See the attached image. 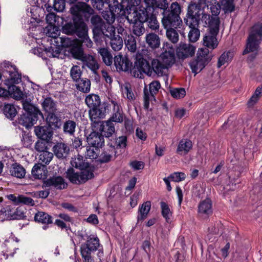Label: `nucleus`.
Segmentation results:
<instances>
[{
    "mask_svg": "<svg viewBox=\"0 0 262 262\" xmlns=\"http://www.w3.org/2000/svg\"><path fill=\"white\" fill-rule=\"evenodd\" d=\"M206 6V0H198L197 2L191 1L188 5L184 21L190 28L188 35L190 42H195L199 39L201 12Z\"/></svg>",
    "mask_w": 262,
    "mask_h": 262,
    "instance_id": "f257e3e1",
    "label": "nucleus"
},
{
    "mask_svg": "<svg viewBox=\"0 0 262 262\" xmlns=\"http://www.w3.org/2000/svg\"><path fill=\"white\" fill-rule=\"evenodd\" d=\"M110 13L112 15L111 18L108 15L104 16V19L107 21L113 23L115 20V13L125 18L127 21L133 19V13H134L137 8L134 0H121L119 2L117 0H113V3L108 5Z\"/></svg>",
    "mask_w": 262,
    "mask_h": 262,
    "instance_id": "f03ea898",
    "label": "nucleus"
},
{
    "mask_svg": "<svg viewBox=\"0 0 262 262\" xmlns=\"http://www.w3.org/2000/svg\"><path fill=\"white\" fill-rule=\"evenodd\" d=\"M72 15V21L66 23L62 27V31L65 29L68 25H72V28L79 27L80 24H86L84 19L93 13V9L92 7L83 2H76L72 4L70 9Z\"/></svg>",
    "mask_w": 262,
    "mask_h": 262,
    "instance_id": "7ed1b4c3",
    "label": "nucleus"
},
{
    "mask_svg": "<svg viewBox=\"0 0 262 262\" xmlns=\"http://www.w3.org/2000/svg\"><path fill=\"white\" fill-rule=\"evenodd\" d=\"M77 236L81 239L86 241L80 247V253L83 262H94L92 253L98 250L100 246L98 237L96 235L90 234L86 230L78 231Z\"/></svg>",
    "mask_w": 262,
    "mask_h": 262,
    "instance_id": "20e7f679",
    "label": "nucleus"
},
{
    "mask_svg": "<svg viewBox=\"0 0 262 262\" xmlns=\"http://www.w3.org/2000/svg\"><path fill=\"white\" fill-rule=\"evenodd\" d=\"M147 50L142 49L136 54L134 66L132 67L131 73L135 77L142 78L143 74L151 76L150 62L151 57Z\"/></svg>",
    "mask_w": 262,
    "mask_h": 262,
    "instance_id": "39448f33",
    "label": "nucleus"
},
{
    "mask_svg": "<svg viewBox=\"0 0 262 262\" xmlns=\"http://www.w3.org/2000/svg\"><path fill=\"white\" fill-rule=\"evenodd\" d=\"M23 108L24 112L18 118V123L26 128H29L36 123L39 116L43 118L39 109L27 100L23 102Z\"/></svg>",
    "mask_w": 262,
    "mask_h": 262,
    "instance_id": "423d86ee",
    "label": "nucleus"
},
{
    "mask_svg": "<svg viewBox=\"0 0 262 262\" xmlns=\"http://www.w3.org/2000/svg\"><path fill=\"white\" fill-rule=\"evenodd\" d=\"M182 12V7L177 2L172 3L169 11H165L161 20L162 24L165 29L178 28L182 24L180 15Z\"/></svg>",
    "mask_w": 262,
    "mask_h": 262,
    "instance_id": "0eeeda50",
    "label": "nucleus"
},
{
    "mask_svg": "<svg viewBox=\"0 0 262 262\" xmlns=\"http://www.w3.org/2000/svg\"><path fill=\"white\" fill-rule=\"evenodd\" d=\"M212 57V53L206 48L198 50L196 58L189 63L191 71L194 75L200 73L209 63Z\"/></svg>",
    "mask_w": 262,
    "mask_h": 262,
    "instance_id": "6e6552de",
    "label": "nucleus"
},
{
    "mask_svg": "<svg viewBox=\"0 0 262 262\" xmlns=\"http://www.w3.org/2000/svg\"><path fill=\"white\" fill-rule=\"evenodd\" d=\"M262 40V23L254 25L248 39L246 48L243 51V54L257 50L259 43Z\"/></svg>",
    "mask_w": 262,
    "mask_h": 262,
    "instance_id": "1a4fd4ad",
    "label": "nucleus"
},
{
    "mask_svg": "<svg viewBox=\"0 0 262 262\" xmlns=\"http://www.w3.org/2000/svg\"><path fill=\"white\" fill-rule=\"evenodd\" d=\"M72 28V25L67 26L62 33L68 35H76L80 40L81 45L84 44L88 48H91L93 46V42L88 36V28L86 24L83 23L79 25V27Z\"/></svg>",
    "mask_w": 262,
    "mask_h": 262,
    "instance_id": "9d476101",
    "label": "nucleus"
},
{
    "mask_svg": "<svg viewBox=\"0 0 262 262\" xmlns=\"http://www.w3.org/2000/svg\"><path fill=\"white\" fill-rule=\"evenodd\" d=\"M2 64L1 74L7 79L5 82H12L19 83L21 81V74H19L17 69L15 65H13L9 61H5Z\"/></svg>",
    "mask_w": 262,
    "mask_h": 262,
    "instance_id": "9b49d317",
    "label": "nucleus"
},
{
    "mask_svg": "<svg viewBox=\"0 0 262 262\" xmlns=\"http://www.w3.org/2000/svg\"><path fill=\"white\" fill-rule=\"evenodd\" d=\"M201 12V20L205 24V26L209 28V32L214 34H218L220 30V19L218 16H211L204 12V9Z\"/></svg>",
    "mask_w": 262,
    "mask_h": 262,
    "instance_id": "f8f14e48",
    "label": "nucleus"
},
{
    "mask_svg": "<svg viewBox=\"0 0 262 262\" xmlns=\"http://www.w3.org/2000/svg\"><path fill=\"white\" fill-rule=\"evenodd\" d=\"M195 50V47L190 43L181 42L176 49V55L179 59L184 60L192 57Z\"/></svg>",
    "mask_w": 262,
    "mask_h": 262,
    "instance_id": "ddd939ff",
    "label": "nucleus"
},
{
    "mask_svg": "<svg viewBox=\"0 0 262 262\" xmlns=\"http://www.w3.org/2000/svg\"><path fill=\"white\" fill-rule=\"evenodd\" d=\"M114 61L117 71L131 72L133 64L127 56L119 54L115 56Z\"/></svg>",
    "mask_w": 262,
    "mask_h": 262,
    "instance_id": "4468645a",
    "label": "nucleus"
},
{
    "mask_svg": "<svg viewBox=\"0 0 262 262\" xmlns=\"http://www.w3.org/2000/svg\"><path fill=\"white\" fill-rule=\"evenodd\" d=\"M107 110H108V105L106 102L102 103L95 108L89 110V113L91 121L94 123H99L100 119L105 117Z\"/></svg>",
    "mask_w": 262,
    "mask_h": 262,
    "instance_id": "2eb2a0df",
    "label": "nucleus"
},
{
    "mask_svg": "<svg viewBox=\"0 0 262 262\" xmlns=\"http://www.w3.org/2000/svg\"><path fill=\"white\" fill-rule=\"evenodd\" d=\"M46 115V122L48 127L55 130L61 128L62 122L60 112L57 111Z\"/></svg>",
    "mask_w": 262,
    "mask_h": 262,
    "instance_id": "dca6fc26",
    "label": "nucleus"
},
{
    "mask_svg": "<svg viewBox=\"0 0 262 262\" xmlns=\"http://www.w3.org/2000/svg\"><path fill=\"white\" fill-rule=\"evenodd\" d=\"M67 184L61 176H53L43 181L45 187H53L56 189L62 190L67 187Z\"/></svg>",
    "mask_w": 262,
    "mask_h": 262,
    "instance_id": "f3484780",
    "label": "nucleus"
},
{
    "mask_svg": "<svg viewBox=\"0 0 262 262\" xmlns=\"http://www.w3.org/2000/svg\"><path fill=\"white\" fill-rule=\"evenodd\" d=\"M34 132L38 138L40 140L47 142H52L53 131L47 125L35 126Z\"/></svg>",
    "mask_w": 262,
    "mask_h": 262,
    "instance_id": "a211bd4d",
    "label": "nucleus"
},
{
    "mask_svg": "<svg viewBox=\"0 0 262 262\" xmlns=\"http://www.w3.org/2000/svg\"><path fill=\"white\" fill-rule=\"evenodd\" d=\"M151 10L149 8H146L143 6H140L136 8L134 13H133V20H138L145 23V21L148 20V18L154 13L153 11L150 12Z\"/></svg>",
    "mask_w": 262,
    "mask_h": 262,
    "instance_id": "6ab92c4d",
    "label": "nucleus"
},
{
    "mask_svg": "<svg viewBox=\"0 0 262 262\" xmlns=\"http://www.w3.org/2000/svg\"><path fill=\"white\" fill-rule=\"evenodd\" d=\"M55 156L59 159H66L70 153V147L67 143L57 142L52 148Z\"/></svg>",
    "mask_w": 262,
    "mask_h": 262,
    "instance_id": "aec40b11",
    "label": "nucleus"
},
{
    "mask_svg": "<svg viewBox=\"0 0 262 262\" xmlns=\"http://www.w3.org/2000/svg\"><path fill=\"white\" fill-rule=\"evenodd\" d=\"M89 145L93 147H102L104 144L103 136L98 132H91L86 137Z\"/></svg>",
    "mask_w": 262,
    "mask_h": 262,
    "instance_id": "412c9836",
    "label": "nucleus"
},
{
    "mask_svg": "<svg viewBox=\"0 0 262 262\" xmlns=\"http://www.w3.org/2000/svg\"><path fill=\"white\" fill-rule=\"evenodd\" d=\"M198 213L200 216L204 217H207L212 214V202L210 199L207 198L199 203Z\"/></svg>",
    "mask_w": 262,
    "mask_h": 262,
    "instance_id": "4be33fe9",
    "label": "nucleus"
},
{
    "mask_svg": "<svg viewBox=\"0 0 262 262\" xmlns=\"http://www.w3.org/2000/svg\"><path fill=\"white\" fill-rule=\"evenodd\" d=\"M67 51L69 52L72 56L76 59L81 60L85 54L84 53L83 49L81 45L79 40L77 39L74 44Z\"/></svg>",
    "mask_w": 262,
    "mask_h": 262,
    "instance_id": "5701e85b",
    "label": "nucleus"
},
{
    "mask_svg": "<svg viewBox=\"0 0 262 262\" xmlns=\"http://www.w3.org/2000/svg\"><path fill=\"white\" fill-rule=\"evenodd\" d=\"M41 104L46 115L59 111L57 107V102L50 97L44 98Z\"/></svg>",
    "mask_w": 262,
    "mask_h": 262,
    "instance_id": "b1692460",
    "label": "nucleus"
},
{
    "mask_svg": "<svg viewBox=\"0 0 262 262\" xmlns=\"http://www.w3.org/2000/svg\"><path fill=\"white\" fill-rule=\"evenodd\" d=\"M101 135L106 138H109L115 132L114 123L110 121L102 122L99 128Z\"/></svg>",
    "mask_w": 262,
    "mask_h": 262,
    "instance_id": "393cba45",
    "label": "nucleus"
},
{
    "mask_svg": "<svg viewBox=\"0 0 262 262\" xmlns=\"http://www.w3.org/2000/svg\"><path fill=\"white\" fill-rule=\"evenodd\" d=\"M31 172L35 179H45L47 177L48 170L46 166L37 163L33 167Z\"/></svg>",
    "mask_w": 262,
    "mask_h": 262,
    "instance_id": "a878e982",
    "label": "nucleus"
},
{
    "mask_svg": "<svg viewBox=\"0 0 262 262\" xmlns=\"http://www.w3.org/2000/svg\"><path fill=\"white\" fill-rule=\"evenodd\" d=\"M81 61L83 62L85 66L89 68L95 75H98L97 70L99 68V65L95 58L91 55H85Z\"/></svg>",
    "mask_w": 262,
    "mask_h": 262,
    "instance_id": "bb28decb",
    "label": "nucleus"
},
{
    "mask_svg": "<svg viewBox=\"0 0 262 262\" xmlns=\"http://www.w3.org/2000/svg\"><path fill=\"white\" fill-rule=\"evenodd\" d=\"M150 71L151 75L154 72L158 75L162 76L165 70L167 69L166 65L164 64L162 61H160L157 59H152L150 60Z\"/></svg>",
    "mask_w": 262,
    "mask_h": 262,
    "instance_id": "cd10ccee",
    "label": "nucleus"
},
{
    "mask_svg": "<svg viewBox=\"0 0 262 262\" xmlns=\"http://www.w3.org/2000/svg\"><path fill=\"white\" fill-rule=\"evenodd\" d=\"M115 35V30L114 28L110 25H106L104 26V29L103 28L102 32L100 35L97 36L94 40L95 41H103V40L106 41V38L111 39L114 35Z\"/></svg>",
    "mask_w": 262,
    "mask_h": 262,
    "instance_id": "c85d7f7f",
    "label": "nucleus"
},
{
    "mask_svg": "<svg viewBox=\"0 0 262 262\" xmlns=\"http://www.w3.org/2000/svg\"><path fill=\"white\" fill-rule=\"evenodd\" d=\"M217 34H214L212 32H208L203 38V45L212 50L216 48L218 42L216 39Z\"/></svg>",
    "mask_w": 262,
    "mask_h": 262,
    "instance_id": "c756f323",
    "label": "nucleus"
},
{
    "mask_svg": "<svg viewBox=\"0 0 262 262\" xmlns=\"http://www.w3.org/2000/svg\"><path fill=\"white\" fill-rule=\"evenodd\" d=\"M62 125L63 133L70 136H74L76 132L77 124L73 120L68 119L66 120Z\"/></svg>",
    "mask_w": 262,
    "mask_h": 262,
    "instance_id": "7c9ffc66",
    "label": "nucleus"
},
{
    "mask_svg": "<svg viewBox=\"0 0 262 262\" xmlns=\"http://www.w3.org/2000/svg\"><path fill=\"white\" fill-rule=\"evenodd\" d=\"M161 58L162 62L166 65L167 69L174 64L176 61L175 54L172 49L164 52L161 55Z\"/></svg>",
    "mask_w": 262,
    "mask_h": 262,
    "instance_id": "2f4dec72",
    "label": "nucleus"
},
{
    "mask_svg": "<svg viewBox=\"0 0 262 262\" xmlns=\"http://www.w3.org/2000/svg\"><path fill=\"white\" fill-rule=\"evenodd\" d=\"M146 43L148 47L152 49H156L160 45V39L157 34L155 33L147 34L145 37Z\"/></svg>",
    "mask_w": 262,
    "mask_h": 262,
    "instance_id": "473e14b6",
    "label": "nucleus"
},
{
    "mask_svg": "<svg viewBox=\"0 0 262 262\" xmlns=\"http://www.w3.org/2000/svg\"><path fill=\"white\" fill-rule=\"evenodd\" d=\"M34 221L42 224H52L53 217L45 212L38 211L34 216Z\"/></svg>",
    "mask_w": 262,
    "mask_h": 262,
    "instance_id": "72a5a7b5",
    "label": "nucleus"
},
{
    "mask_svg": "<svg viewBox=\"0 0 262 262\" xmlns=\"http://www.w3.org/2000/svg\"><path fill=\"white\" fill-rule=\"evenodd\" d=\"M75 85L76 89L84 93L90 92L91 90V82L90 79L86 78H82L76 81Z\"/></svg>",
    "mask_w": 262,
    "mask_h": 262,
    "instance_id": "f704fd0d",
    "label": "nucleus"
},
{
    "mask_svg": "<svg viewBox=\"0 0 262 262\" xmlns=\"http://www.w3.org/2000/svg\"><path fill=\"white\" fill-rule=\"evenodd\" d=\"M137 37L132 34H126L124 37V43L128 51L135 52L137 50Z\"/></svg>",
    "mask_w": 262,
    "mask_h": 262,
    "instance_id": "c9c22d12",
    "label": "nucleus"
},
{
    "mask_svg": "<svg viewBox=\"0 0 262 262\" xmlns=\"http://www.w3.org/2000/svg\"><path fill=\"white\" fill-rule=\"evenodd\" d=\"M71 164L72 167L80 170L89 168V163L85 161L83 157L78 155L77 157L72 158L71 161Z\"/></svg>",
    "mask_w": 262,
    "mask_h": 262,
    "instance_id": "e433bc0d",
    "label": "nucleus"
},
{
    "mask_svg": "<svg viewBox=\"0 0 262 262\" xmlns=\"http://www.w3.org/2000/svg\"><path fill=\"white\" fill-rule=\"evenodd\" d=\"M5 84L7 85V88L9 91V96H13L16 99L22 98L23 93L19 86L15 85L16 83L6 82Z\"/></svg>",
    "mask_w": 262,
    "mask_h": 262,
    "instance_id": "4c0bfd02",
    "label": "nucleus"
},
{
    "mask_svg": "<svg viewBox=\"0 0 262 262\" xmlns=\"http://www.w3.org/2000/svg\"><path fill=\"white\" fill-rule=\"evenodd\" d=\"M85 102L90 110L95 108L101 104L99 96L93 94H90L86 97Z\"/></svg>",
    "mask_w": 262,
    "mask_h": 262,
    "instance_id": "58836bf2",
    "label": "nucleus"
},
{
    "mask_svg": "<svg viewBox=\"0 0 262 262\" xmlns=\"http://www.w3.org/2000/svg\"><path fill=\"white\" fill-rule=\"evenodd\" d=\"M129 24H133L132 27V33L134 35H135L136 37H140V36L143 35L145 32V29L144 26V23L142 21L138 20L134 21H128Z\"/></svg>",
    "mask_w": 262,
    "mask_h": 262,
    "instance_id": "ea45409f",
    "label": "nucleus"
},
{
    "mask_svg": "<svg viewBox=\"0 0 262 262\" xmlns=\"http://www.w3.org/2000/svg\"><path fill=\"white\" fill-rule=\"evenodd\" d=\"M66 177L73 184H82L80 180V172H76L73 167L69 168L66 171Z\"/></svg>",
    "mask_w": 262,
    "mask_h": 262,
    "instance_id": "a19ab883",
    "label": "nucleus"
},
{
    "mask_svg": "<svg viewBox=\"0 0 262 262\" xmlns=\"http://www.w3.org/2000/svg\"><path fill=\"white\" fill-rule=\"evenodd\" d=\"M192 142L188 139L181 140L178 144L177 152L179 154H186L192 148Z\"/></svg>",
    "mask_w": 262,
    "mask_h": 262,
    "instance_id": "79ce46f5",
    "label": "nucleus"
},
{
    "mask_svg": "<svg viewBox=\"0 0 262 262\" xmlns=\"http://www.w3.org/2000/svg\"><path fill=\"white\" fill-rule=\"evenodd\" d=\"M80 180L82 184L94 178V167L89 164V168L80 170Z\"/></svg>",
    "mask_w": 262,
    "mask_h": 262,
    "instance_id": "37998d69",
    "label": "nucleus"
},
{
    "mask_svg": "<svg viewBox=\"0 0 262 262\" xmlns=\"http://www.w3.org/2000/svg\"><path fill=\"white\" fill-rule=\"evenodd\" d=\"M151 207V204L149 201L144 203L139 209V214L138 215V222L144 221L147 216Z\"/></svg>",
    "mask_w": 262,
    "mask_h": 262,
    "instance_id": "c03bdc74",
    "label": "nucleus"
},
{
    "mask_svg": "<svg viewBox=\"0 0 262 262\" xmlns=\"http://www.w3.org/2000/svg\"><path fill=\"white\" fill-rule=\"evenodd\" d=\"M2 111L5 116L10 120H13L17 114L15 106L11 103H5Z\"/></svg>",
    "mask_w": 262,
    "mask_h": 262,
    "instance_id": "a18cd8bd",
    "label": "nucleus"
},
{
    "mask_svg": "<svg viewBox=\"0 0 262 262\" xmlns=\"http://www.w3.org/2000/svg\"><path fill=\"white\" fill-rule=\"evenodd\" d=\"M10 172L12 176L18 178H22L25 176L26 170L20 164L15 163L12 165Z\"/></svg>",
    "mask_w": 262,
    "mask_h": 262,
    "instance_id": "49530a36",
    "label": "nucleus"
},
{
    "mask_svg": "<svg viewBox=\"0 0 262 262\" xmlns=\"http://www.w3.org/2000/svg\"><path fill=\"white\" fill-rule=\"evenodd\" d=\"M110 146L116 149L125 148L127 145V137L122 136L116 138L115 141L110 143Z\"/></svg>",
    "mask_w": 262,
    "mask_h": 262,
    "instance_id": "de8ad7c7",
    "label": "nucleus"
},
{
    "mask_svg": "<svg viewBox=\"0 0 262 262\" xmlns=\"http://www.w3.org/2000/svg\"><path fill=\"white\" fill-rule=\"evenodd\" d=\"M98 53L101 56L103 61L106 66H111L112 64L113 56L107 49L105 48H100Z\"/></svg>",
    "mask_w": 262,
    "mask_h": 262,
    "instance_id": "09e8293b",
    "label": "nucleus"
},
{
    "mask_svg": "<svg viewBox=\"0 0 262 262\" xmlns=\"http://www.w3.org/2000/svg\"><path fill=\"white\" fill-rule=\"evenodd\" d=\"M111 46L116 51L121 49L123 47V40L119 35L115 34L111 39Z\"/></svg>",
    "mask_w": 262,
    "mask_h": 262,
    "instance_id": "8fccbe9b",
    "label": "nucleus"
},
{
    "mask_svg": "<svg viewBox=\"0 0 262 262\" xmlns=\"http://www.w3.org/2000/svg\"><path fill=\"white\" fill-rule=\"evenodd\" d=\"M147 23L148 28L152 31H159L160 24L157 20V16L154 13L148 18V20L145 21Z\"/></svg>",
    "mask_w": 262,
    "mask_h": 262,
    "instance_id": "3c124183",
    "label": "nucleus"
},
{
    "mask_svg": "<svg viewBox=\"0 0 262 262\" xmlns=\"http://www.w3.org/2000/svg\"><path fill=\"white\" fill-rule=\"evenodd\" d=\"M233 55V52L230 51H228L227 52H224L219 58L217 67L220 68L226 62L230 61L232 59Z\"/></svg>",
    "mask_w": 262,
    "mask_h": 262,
    "instance_id": "603ef678",
    "label": "nucleus"
},
{
    "mask_svg": "<svg viewBox=\"0 0 262 262\" xmlns=\"http://www.w3.org/2000/svg\"><path fill=\"white\" fill-rule=\"evenodd\" d=\"M234 0H223L222 2V9L225 13H229L235 10Z\"/></svg>",
    "mask_w": 262,
    "mask_h": 262,
    "instance_id": "864d4df0",
    "label": "nucleus"
},
{
    "mask_svg": "<svg viewBox=\"0 0 262 262\" xmlns=\"http://www.w3.org/2000/svg\"><path fill=\"white\" fill-rule=\"evenodd\" d=\"M176 28H172V29H166V36L168 39L172 43H176L179 41V36L178 32L176 30Z\"/></svg>",
    "mask_w": 262,
    "mask_h": 262,
    "instance_id": "5fc2aeb1",
    "label": "nucleus"
},
{
    "mask_svg": "<svg viewBox=\"0 0 262 262\" xmlns=\"http://www.w3.org/2000/svg\"><path fill=\"white\" fill-rule=\"evenodd\" d=\"M82 75V71L78 66H73L70 70V76L73 81L75 82L80 79Z\"/></svg>",
    "mask_w": 262,
    "mask_h": 262,
    "instance_id": "6e6d98bb",
    "label": "nucleus"
},
{
    "mask_svg": "<svg viewBox=\"0 0 262 262\" xmlns=\"http://www.w3.org/2000/svg\"><path fill=\"white\" fill-rule=\"evenodd\" d=\"M160 206L162 216L165 219L167 222H169L170 217L172 215V212L170 211L168 205L165 202H161L160 203Z\"/></svg>",
    "mask_w": 262,
    "mask_h": 262,
    "instance_id": "4d7b16f0",
    "label": "nucleus"
},
{
    "mask_svg": "<svg viewBox=\"0 0 262 262\" xmlns=\"http://www.w3.org/2000/svg\"><path fill=\"white\" fill-rule=\"evenodd\" d=\"M116 112L114 113L112 116L108 120L112 122L121 123L124 120L123 114L120 109L116 110Z\"/></svg>",
    "mask_w": 262,
    "mask_h": 262,
    "instance_id": "13d9d810",
    "label": "nucleus"
},
{
    "mask_svg": "<svg viewBox=\"0 0 262 262\" xmlns=\"http://www.w3.org/2000/svg\"><path fill=\"white\" fill-rule=\"evenodd\" d=\"M171 95L174 98L181 99L186 95V91L184 88H175L170 90Z\"/></svg>",
    "mask_w": 262,
    "mask_h": 262,
    "instance_id": "bf43d9fd",
    "label": "nucleus"
},
{
    "mask_svg": "<svg viewBox=\"0 0 262 262\" xmlns=\"http://www.w3.org/2000/svg\"><path fill=\"white\" fill-rule=\"evenodd\" d=\"M53 158V154L47 150L43 151L39 156V160L45 164H48Z\"/></svg>",
    "mask_w": 262,
    "mask_h": 262,
    "instance_id": "052dcab7",
    "label": "nucleus"
},
{
    "mask_svg": "<svg viewBox=\"0 0 262 262\" xmlns=\"http://www.w3.org/2000/svg\"><path fill=\"white\" fill-rule=\"evenodd\" d=\"M161 87L160 83L158 81H154L149 84V91L151 97L154 98V95L158 92Z\"/></svg>",
    "mask_w": 262,
    "mask_h": 262,
    "instance_id": "680f3d73",
    "label": "nucleus"
},
{
    "mask_svg": "<svg viewBox=\"0 0 262 262\" xmlns=\"http://www.w3.org/2000/svg\"><path fill=\"white\" fill-rule=\"evenodd\" d=\"M51 142H47L41 140H38L35 143V149L39 152L46 151L48 149V145L49 143Z\"/></svg>",
    "mask_w": 262,
    "mask_h": 262,
    "instance_id": "e2e57ef3",
    "label": "nucleus"
},
{
    "mask_svg": "<svg viewBox=\"0 0 262 262\" xmlns=\"http://www.w3.org/2000/svg\"><path fill=\"white\" fill-rule=\"evenodd\" d=\"M110 1V0H92V5L97 10H102L104 5H107L108 6L111 5V4H109Z\"/></svg>",
    "mask_w": 262,
    "mask_h": 262,
    "instance_id": "0e129e2a",
    "label": "nucleus"
},
{
    "mask_svg": "<svg viewBox=\"0 0 262 262\" xmlns=\"http://www.w3.org/2000/svg\"><path fill=\"white\" fill-rule=\"evenodd\" d=\"M96 162L100 163H106L111 160L112 155L106 151L102 152L98 157Z\"/></svg>",
    "mask_w": 262,
    "mask_h": 262,
    "instance_id": "69168bd1",
    "label": "nucleus"
},
{
    "mask_svg": "<svg viewBox=\"0 0 262 262\" xmlns=\"http://www.w3.org/2000/svg\"><path fill=\"white\" fill-rule=\"evenodd\" d=\"M106 25L104 21H102L101 23L97 24V25H94L93 28V38L94 39L97 38L98 35H100V33L102 32L103 28L104 29V26Z\"/></svg>",
    "mask_w": 262,
    "mask_h": 262,
    "instance_id": "338daca9",
    "label": "nucleus"
},
{
    "mask_svg": "<svg viewBox=\"0 0 262 262\" xmlns=\"http://www.w3.org/2000/svg\"><path fill=\"white\" fill-rule=\"evenodd\" d=\"M95 148H92L91 147L87 148L86 156L91 159H97L99 157L98 151H99V148L95 147Z\"/></svg>",
    "mask_w": 262,
    "mask_h": 262,
    "instance_id": "774afa93",
    "label": "nucleus"
}]
</instances>
